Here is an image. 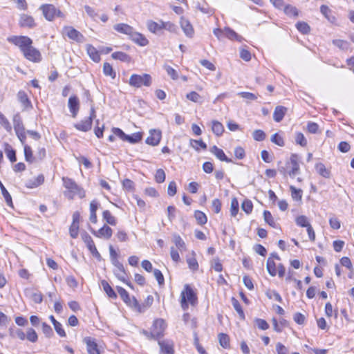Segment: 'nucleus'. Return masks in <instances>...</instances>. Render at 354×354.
<instances>
[{
	"instance_id": "nucleus-63",
	"label": "nucleus",
	"mask_w": 354,
	"mask_h": 354,
	"mask_svg": "<svg viewBox=\"0 0 354 354\" xmlns=\"http://www.w3.org/2000/svg\"><path fill=\"white\" fill-rule=\"evenodd\" d=\"M192 146L195 148L196 150H199L200 149H205L207 146L205 142H203L201 140H194L191 141Z\"/></svg>"
},
{
	"instance_id": "nucleus-62",
	"label": "nucleus",
	"mask_w": 354,
	"mask_h": 354,
	"mask_svg": "<svg viewBox=\"0 0 354 354\" xmlns=\"http://www.w3.org/2000/svg\"><path fill=\"white\" fill-rule=\"evenodd\" d=\"M156 181L158 183H163L165 180V173L162 169L156 171L155 175Z\"/></svg>"
},
{
	"instance_id": "nucleus-25",
	"label": "nucleus",
	"mask_w": 354,
	"mask_h": 354,
	"mask_svg": "<svg viewBox=\"0 0 354 354\" xmlns=\"http://www.w3.org/2000/svg\"><path fill=\"white\" fill-rule=\"evenodd\" d=\"M2 147L3 148L5 153L10 162H15L17 160L16 153L12 147L7 142H3L2 144Z\"/></svg>"
},
{
	"instance_id": "nucleus-7",
	"label": "nucleus",
	"mask_w": 354,
	"mask_h": 354,
	"mask_svg": "<svg viewBox=\"0 0 354 354\" xmlns=\"http://www.w3.org/2000/svg\"><path fill=\"white\" fill-rule=\"evenodd\" d=\"M82 239L83 241L85 243L87 248L91 252L92 255L99 261L101 260V255L98 252L91 236L88 233L84 232L83 234H82Z\"/></svg>"
},
{
	"instance_id": "nucleus-57",
	"label": "nucleus",
	"mask_w": 354,
	"mask_h": 354,
	"mask_svg": "<svg viewBox=\"0 0 354 354\" xmlns=\"http://www.w3.org/2000/svg\"><path fill=\"white\" fill-rule=\"evenodd\" d=\"M187 263L189 268L193 271H196L198 269V263L195 257H190L187 259Z\"/></svg>"
},
{
	"instance_id": "nucleus-59",
	"label": "nucleus",
	"mask_w": 354,
	"mask_h": 354,
	"mask_svg": "<svg viewBox=\"0 0 354 354\" xmlns=\"http://www.w3.org/2000/svg\"><path fill=\"white\" fill-rule=\"evenodd\" d=\"M241 208L246 214H250L252 211L253 205L250 201L245 200L243 202Z\"/></svg>"
},
{
	"instance_id": "nucleus-29",
	"label": "nucleus",
	"mask_w": 354,
	"mask_h": 354,
	"mask_svg": "<svg viewBox=\"0 0 354 354\" xmlns=\"http://www.w3.org/2000/svg\"><path fill=\"white\" fill-rule=\"evenodd\" d=\"M102 286L104 291L106 293L107 296L111 299H116L117 295L113 289L111 287L109 283L106 280L101 281Z\"/></svg>"
},
{
	"instance_id": "nucleus-19",
	"label": "nucleus",
	"mask_w": 354,
	"mask_h": 354,
	"mask_svg": "<svg viewBox=\"0 0 354 354\" xmlns=\"http://www.w3.org/2000/svg\"><path fill=\"white\" fill-rule=\"evenodd\" d=\"M130 38L132 39V41L141 46H145L149 43L148 40L144 35L134 30L131 35Z\"/></svg>"
},
{
	"instance_id": "nucleus-15",
	"label": "nucleus",
	"mask_w": 354,
	"mask_h": 354,
	"mask_svg": "<svg viewBox=\"0 0 354 354\" xmlns=\"http://www.w3.org/2000/svg\"><path fill=\"white\" fill-rule=\"evenodd\" d=\"M19 24L21 27H27L30 28L35 26L33 17L26 14H22L20 15Z\"/></svg>"
},
{
	"instance_id": "nucleus-40",
	"label": "nucleus",
	"mask_w": 354,
	"mask_h": 354,
	"mask_svg": "<svg viewBox=\"0 0 354 354\" xmlns=\"http://www.w3.org/2000/svg\"><path fill=\"white\" fill-rule=\"evenodd\" d=\"M283 11L286 15L290 17H297L298 15V10L297 8L290 4L284 6Z\"/></svg>"
},
{
	"instance_id": "nucleus-17",
	"label": "nucleus",
	"mask_w": 354,
	"mask_h": 354,
	"mask_svg": "<svg viewBox=\"0 0 354 354\" xmlns=\"http://www.w3.org/2000/svg\"><path fill=\"white\" fill-rule=\"evenodd\" d=\"M68 104L73 116L75 117L80 108L78 97L77 96H71L68 99Z\"/></svg>"
},
{
	"instance_id": "nucleus-30",
	"label": "nucleus",
	"mask_w": 354,
	"mask_h": 354,
	"mask_svg": "<svg viewBox=\"0 0 354 354\" xmlns=\"http://www.w3.org/2000/svg\"><path fill=\"white\" fill-rule=\"evenodd\" d=\"M321 13L331 23H334L336 20L335 17L332 15V10L325 5L320 7Z\"/></svg>"
},
{
	"instance_id": "nucleus-11",
	"label": "nucleus",
	"mask_w": 354,
	"mask_h": 354,
	"mask_svg": "<svg viewBox=\"0 0 354 354\" xmlns=\"http://www.w3.org/2000/svg\"><path fill=\"white\" fill-rule=\"evenodd\" d=\"M117 290L121 299L128 306L134 308L135 305H138V300L134 297L130 298L129 293L124 288L117 286Z\"/></svg>"
},
{
	"instance_id": "nucleus-5",
	"label": "nucleus",
	"mask_w": 354,
	"mask_h": 354,
	"mask_svg": "<svg viewBox=\"0 0 354 354\" xmlns=\"http://www.w3.org/2000/svg\"><path fill=\"white\" fill-rule=\"evenodd\" d=\"M8 41L19 47L21 52L30 47L32 44V39L27 36H12L8 38Z\"/></svg>"
},
{
	"instance_id": "nucleus-1",
	"label": "nucleus",
	"mask_w": 354,
	"mask_h": 354,
	"mask_svg": "<svg viewBox=\"0 0 354 354\" xmlns=\"http://www.w3.org/2000/svg\"><path fill=\"white\" fill-rule=\"evenodd\" d=\"M63 185L66 190L64 195L69 200H73L75 196L83 198L85 196L84 190L80 187L73 179L63 177Z\"/></svg>"
},
{
	"instance_id": "nucleus-47",
	"label": "nucleus",
	"mask_w": 354,
	"mask_h": 354,
	"mask_svg": "<svg viewBox=\"0 0 354 354\" xmlns=\"http://www.w3.org/2000/svg\"><path fill=\"white\" fill-rule=\"evenodd\" d=\"M103 72L106 76H110L112 78H115V73L112 66L107 62L104 63L103 65Z\"/></svg>"
},
{
	"instance_id": "nucleus-28",
	"label": "nucleus",
	"mask_w": 354,
	"mask_h": 354,
	"mask_svg": "<svg viewBox=\"0 0 354 354\" xmlns=\"http://www.w3.org/2000/svg\"><path fill=\"white\" fill-rule=\"evenodd\" d=\"M315 169L317 172L322 176L324 178H329L330 176V171L328 169H327L325 165L322 163L319 162L316 164L315 165Z\"/></svg>"
},
{
	"instance_id": "nucleus-9",
	"label": "nucleus",
	"mask_w": 354,
	"mask_h": 354,
	"mask_svg": "<svg viewBox=\"0 0 354 354\" xmlns=\"http://www.w3.org/2000/svg\"><path fill=\"white\" fill-rule=\"evenodd\" d=\"M95 117V111L93 105L91 107L90 115L81 122L76 124V128L79 131H88L90 130L92 124L93 118Z\"/></svg>"
},
{
	"instance_id": "nucleus-33",
	"label": "nucleus",
	"mask_w": 354,
	"mask_h": 354,
	"mask_svg": "<svg viewBox=\"0 0 354 354\" xmlns=\"http://www.w3.org/2000/svg\"><path fill=\"white\" fill-rule=\"evenodd\" d=\"M86 50L89 57L95 62L100 60V56L97 50L93 46L88 44L86 46Z\"/></svg>"
},
{
	"instance_id": "nucleus-36",
	"label": "nucleus",
	"mask_w": 354,
	"mask_h": 354,
	"mask_svg": "<svg viewBox=\"0 0 354 354\" xmlns=\"http://www.w3.org/2000/svg\"><path fill=\"white\" fill-rule=\"evenodd\" d=\"M0 189L1 191V194L6 202L7 205L8 206H12V197L1 180H0Z\"/></svg>"
},
{
	"instance_id": "nucleus-55",
	"label": "nucleus",
	"mask_w": 354,
	"mask_h": 354,
	"mask_svg": "<svg viewBox=\"0 0 354 354\" xmlns=\"http://www.w3.org/2000/svg\"><path fill=\"white\" fill-rule=\"evenodd\" d=\"M163 29H165L171 32H176L178 30V27L176 24L171 21H163Z\"/></svg>"
},
{
	"instance_id": "nucleus-27",
	"label": "nucleus",
	"mask_w": 354,
	"mask_h": 354,
	"mask_svg": "<svg viewBox=\"0 0 354 354\" xmlns=\"http://www.w3.org/2000/svg\"><path fill=\"white\" fill-rule=\"evenodd\" d=\"M172 241L175 244L176 247L180 251L186 250V245L185 241L182 239L180 236L178 234H174L172 235Z\"/></svg>"
},
{
	"instance_id": "nucleus-43",
	"label": "nucleus",
	"mask_w": 354,
	"mask_h": 354,
	"mask_svg": "<svg viewBox=\"0 0 354 354\" xmlns=\"http://www.w3.org/2000/svg\"><path fill=\"white\" fill-rule=\"evenodd\" d=\"M218 339L222 347L227 348L230 346V338L227 335L220 333L218 335Z\"/></svg>"
},
{
	"instance_id": "nucleus-4",
	"label": "nucleus",
	"mask_w": 354,
	"mask_h": 354,
	"mask_svg": "<svg viewBox=\"0 0 354 354\" xmlns=\"http://www.w3.org/2000/svg\"><path fill=\"white\" fill-rule=\"evenodd\" d=\"M151 84V77L148 74H133L129 79V84L140 88L142 86H149Z\"/></svg>"
},
{
	"instance_id": "nucleus-22",
	"label": "nucleus",
	"mask_w": 354,
	"mask_h": 354,
	"mask_svg": "<svg viewBox=\"0 0 354 354\" xmlns=\"http://www.w3.org/2000/svg\"><path fill=\"white\" fill-rule=\"evenodd\" d=\"M163 21H160L158 23L149 20L147 22V26L148 30L153 33H158L159 31L163 29Z\"/></svg>"
},
{
	"instance_id": "nucleus-6",
	"label": "nucleus",
	"mask_w": 354,
	"mask_h": 354,
	"mask_svg": "<svg viewBox=\"0 0 354 354\" xmlns=\"http://www.w3.org/2000/svg\"><path fill=\"white\" fill-rule=\"evenodd\" d=\"M40 9L42 10L44 16L48 21H52L55 16L64 17L62 12L57 10L56 8L51 4L43 5Z\"/></svg>"
},
{
	"instance_id": "nucleus-44",
	"label": "nucleus",
	"mask_w": 354,
	"mask_h": 354,
	"mask_svg": "<svg viewBox=\"0 0 354 354\" xmlns=\"http://www.w3.org/2000/svg\"><path fill=\"white\" fill-rule=\"evenodd\" d=\"M297 30L303 34H307L310 32V26L308 24L304 21H299L296 24Z\"/></svg>"
},
{
	"instance_id": "nucleus-2",
	"label": "nucleus",
	"mask_w": 354,
	"mask_h": 354,
	"mask_svg": "<svg viewBox=\"0 0 354 354\" xmlns=\"http://www.w3.org/2000/svg\"><path fill=\"white\" fill-rule=\"evenodd\" d=\"M197 296L194 290L187 284L180 293V306L184 310L188 308V304L195 306L197 304Z\"/></svg>"
},
{
	"instance_id": "nucleus-12",
	"label": "nucleus",
	"mask_w": 354,
	"mask_h": 354,
	"mask_svg": "<svg viewBox=\"0 0 354 354\" xmlns=\"http://www.w3.org/2000/svg\"><path fill=\"white\" fill-rule=\"evenodd\" d=\"M83 342L86 345L88 354H100L96 339L91 337H85Z\"/></svg>"
},
{
	"instance_id": "nucleus-61",
	"label": "nucleus",
	"mask_w": 354,
	"mask_h": 354,
	"mask_svg": "<svg viewBox=\"0 0 354 354\" xmlns=\"http://www.w3.org/2000/svg\"><path fill=\"white\" fill-rule=\"evenodd\" d=\"M212 130L213 133H223L224 131V128L221 122L218 121H213Z\"/></svg>"
},
{
	"instance_id": "nucleus-48",
	"label": "nucleus",
	"mask_w": 354,
	"mask_h": 354,
	"mask_svg": "<svg viewBox=\"0 0 354 354\" xmlns=\"http://www.w3.org/2000/svg\"><path fill=\"white\" fill-rule=\"evenodd\" d=\"M333 44L342 50H347L349 47V43L342 39H333Z\"/></svg>"
},
{
	"instance_id": "nucleus-3",
	"label": "nucleus",
	"mask_w": 354,
	"mask_h": 354,
	"mask_svg": "<svg viewBox=\"0 0 354 354\" xmlns=\"http://www.w3.org/2000/svg\"><path fill=\"white\" fill-rule=\"evenodd\" d=\"M166 328V324L164 319H157L153 322L151 331H143V334L149 339H157L163 335Z\"/></svg>"
},
{
	"instance_id": "nucleus-46",
	"label": "nucleus",
	"mask_w": 354,
	"mask_h": 354,
	"mask_svg": "<svg viewBox=\"0 0 354 354\" xmlns=\"http://www.w3.org/2000/svg\"><path fill=\"white\" fill-rule=\"evenodd\" d=\"M263 218L265 221L272 227H276V223L274 221V218L272 217L271 213L268 211L265 210L263 212Z\"/></svg>"
},
{
	"instance_id": "nucleus-58",
	"label": "nucleus",
	"mask_w": 354,
	"mask_h": 354,
	"mask_svg": "<svg viewBox=\"0 0 354 354\" xmlns=\"http://www.w3.org/2000/svg\"><path fill=\"white\" fill-rule=\"evenodd\" d=\"M42 326V332L46 335V337H51L53 335V331L52 328L47 324L46 323L44 322L41 324Z\"/></svg>"
},
{
	"instance_id": "nucleus-24",
	"label": "nucleus",
	"mask_w": 354,
	"mask_h": 354,
	"mask_svg": "<svg viewBox=\"0 0 354 354\" xmlns=\"http://www.w3.org/2000/svg\"><path fill=\"white\" fill-rule=\"evenodd\" d=\"M211 151L220 160L227 162H232V160L225 156L224 151L221 149L218 148L216 146H213L211 149Z\"/></svg>"
},
{
	"instance_id": "nucleus-50",
	"label": "nucleus",
	"mask_w": 354,
	"mask_h": 354,
	"mask_svg": "<svg viewBox=\"0 0 354 354\" xmlns=\"http://www.w3.org/2000/svg\"><path fill=\"white\" fill-rule=\"evenodd\" d=\"M239 212V202L236 198H233L231 201L230 214L232 216H236Z\"/></svg>"
},
{
	"instance_id": "nucleus-31",
	"label": "nucleus",
	"mask_w": 354,
	"mask_h": 354,
	"mask_svg": "<svg viewBox=\"0 0 354 354\" xmlns=\"http://www.w3.org/2000/svg\"><path fill=\"white\" fill-rule=\"evenodd\" d=\"M266 268L268 273L272 276L274 277L277 275V271L275 262L272 257H269L267 260Z\"/></svg>"
},
{
	"instance_id": "nucleus-13",
	"label": "nucleus",
	"mask_w": 354,
	"mask_h": 354,
	"mask_svg": "<svg viewBox=\"0 0 354 354\" xmlns=\"http://www.w3.org/2000/svg\"><path fill=\"white\" fill-rule=\"evenodd\" d=\"M180 24L183 31L184 32L185 35L187 37L189 38L194 37V30L192 25L191 24L188 19L182 17L180 18Z\"/></svg>"
},
{
	"instance_id": "nucleus-18",
	"label": "nucleus",
	"mask_w": 354,
	"mask_h": 354,
	"mask_svg": "<svg viewBox=\"0 0 354 354\" xmlns=\"http://www.w3.org/2000/svg\"><path fill=\"white\" fill-rule=\"evenodd\" d=\"M112 230L110 227L104 225L97 232L92 230V233L97 237H104L107 239H110L112 236Z\"/></svg>"
},
{
	"instance_id": "nucleus-51",
	"label": "nucleus",
	"mask_w": 354,
	"mask_h": 354,
	"mask_svg": "<svg viewBox=\"0 0 354 354\" xmlns=\"http://www.w3.org/2000/svg\"><path fill=\"white\" fill-rule=\"evenodd\" d=\"M26 337L31 342H36L38 339L36 331L32 328L28 329Z\"/></svg>"
},
{
	"instance_id": "nucleus-10",
	"label": "nucleus",
	"mask_w": 354,
	"mask_h": 354,
	"mask_svg": "<svg viewBox=\"0 0 354 354\" xmlns=\"http://www.w3.org/2000/svg\"><path fill=\"white\" fill-rule=\"evenodd\" d=\"M22 53L24 57L31 62H39L41 59L40 52L35 48L32 47V45L28 48L24 50V52Z\"/></svg>"
},
{
	"instance_id": "nucleus-60",
	"label": "nucleus",
	"mask_w": 354,
	"mask_h": 354,
	"mask_svg": "<svg viewBox=\"0 0 354 354\" xmlns=\"http://www.w3.org/2000/svg\"><path fill=\"white\" fill-rule=\"evenodd\" d=\"M164 68L166 71L168 75H169L173 80L178 79V75L174 68L168 65H165Z\"/></svg>"
},
{
	"instance_id": "nucleus-53",
	"label": "nucleus",
	"mask_w": 354,
	"mask_h": 354,
	"mask_svg": "<svg viewBox=\"0 0 354 354\" xmlns=\"http://www.w3.org/2000/svg\"><path fill=\"white\" fill-rule=\"evenodd\" d=\"M24 155H25V159L26 161H28L29 162H33L34 158L32 156V149H31L30 147H29L27 145H24Z\"/></svg>"
},
{
	"instance_id": "nucleus-26",
	"label": "nucleus",
	"mask_w": 354,
	"mask_h": 354,
	"mask_svg": "<svg viewBox=\"0 0 354 354\" xmlns=\"http://www.w3.org/2000/svg\"><path fill=\"white\" fill-rule=\"evenodd\" d=\"M287 109L282 106H277L273 113V119L274 121L279 122L283 118Z\"/></svg>"
},
{
	"instance_id": "nucleus-56",
	"label": "nucleus",
	"mask_w": 354,
	"mask_h": 354,
	"mask_svg": "<svg viewBox=\"0 0 354 354\" xmlns=\"http://www.w3.org/2000/svg\"><path fill=\"white\" fill-rule=\"evenodd\" d=\"M186 97L188 100L194 102H201V95L195 91H192L187 93Z\"/></svg>"
},
{
	"instance_id": "nucleus-34",
	"label": "nucleus",
	"mask_w": 354,
	"mask_h": 354,
	"mask_svg": "<svg viewBox=\"0 0 354 354\" xmlns=\"http://www.w3.org/2000/svg\"><path fill=\"white\" fill-rule=\"evenodd\" d=\"M13 124L15 133H24V127L19 115H16L14 116Z\"/></svg>"
},
{
	"instance_id": "nucleus-21",
	"label": "nucleus",
	"mask_w": 354,
	"mask_h": 354,
	"mask_svg": "<svg viewBox=\"0 0 354 354\" xmlns=\"http://www.w3.org/2000/svg\"><path fill=\"white\" fill-rule=\"evenodd\" d=\"M113 28L118 32L127 35L129 37L131 36L133 31V28L131 26L123 23L115 24L113 26Z\"/></svg>"
},
{
	"instance_id": "nucleus-23",
	"label": "nucleus",
	"mask_w": 354,
	"mask_h": 354,
	"mask_svg": "<svg viewBox=\"0 0 354 354\" xmlns=\"http://www.w3.org/2000/svg\"><path fill=\"white\" fill-rule=\"evenodd\" d=\"M153 298L152 296L149 295L142 304L138 302V305H135L134 308L139 313H144L153 304Z\"/></svg>"
},
{
	"instance_id": "nucleus-14",
	"label": "nucleus",
	"mask_w": 354,
	"mask_h": 354,
	"mask_svg": "<svg viewBox=\"0 0 354 354\" xmlns=\"http://www.w3.org/2000/svg\"><path fill=\"white\" fill-rule=\"evenodd\" d=\"M290 164L291 165V170L289 171V175L294 177L299 172V157L297 154L291 155Z\"/></svg>"
},
{
	"instance_id": "nucleus-39",
	"label": "nucleus",
	"mask_w": 354,
	"mask_h": 354,
	"mask_svg": "<svg viewBox=\"0 0 354 354\" xmlns=\"http://www.w3.org/2000/svg\"><path fill=\"white\" fill-rule=\"evenodd\" d=\"M102 216L104 220L106 221L107 223L111 225H116V218L115 216L112 215V214L109 210H105L102 213Z\"/></svg>"
},
{
	"instance_id": "nucleus-52",
	"label": "nucleus",
	"mask_w": 354,
	"mask_h": 354,
	"mask_svg": "<svg viewBox=\"0 0 354 354\" xmlns=\"http://www.w3.org/2000/svg\"><path fill=\"white\" fill-rule=\"evenodd\" d=\"M270 140L279 147L284 145V139L281 134H272Z\"/></svg>"
},
{
	"instance_id": "nucleus-41",
	"label": "nucleus",
	"mask_w": 354,
	"mask_h": 354,
	"mask_svg": "<svg viewBox=\"0 0 354 354\" xmlns=\"http://www.w3.org/2000/svg\"><path fill=\"white\" fill-rule=\"evenodd\" d=\"M290 189L291 192L292 198L295 201H301L302 198V190L300 189H297L295 187L290 185Z\"/></svg>"
},
{
	"instance_id": "nucleus-54",
	"label": "nucleus",
	"mask_w": 354,
	"mask_h": 354,
	"mask_svg": "<svg viewBox=\"0 0 354 354\" xmlns=\"http://www.w3.org/2000/svg\"><path fill=\"white\" fill-rule=\"evenodd\" d=\"M232 306L234 308V309L236 310V312L239 315V316L241 318H244V313H243V310H242L241 306L239 304V301L233 297L232 299Z\"/></svg>"
},
{
	"instance_id": "nucleus-8",
	"label": "nucleus",
	"mask_w": 354,
	"mask_h": 354,
	"mask_svg": "<svg viewBox=\"0 0 354 354\" xmlns=\"http://www.w3.org/2000/svg\"><path fill=\"white\" fill-rule=\"evenodd\" d=\"M63 34L69 39L77 42H83L84 37L82 34L71 26H65L63 28Z\"/></svg>"
},
{
	"instance_id": "nucleus-32",
	"label": "nucleus",
	"mask_w": 354,
	"mask_h": 354,
	"mask_svg": "<svg viewBox=\"0 0 354 354\" xmlns=\"http://www.w3.org/2000/svg\"><path fill=\"white\" fill-rule=\"evenodd\" d=\"M115 276L121 281L126 282L127 273L122 266L115 268L113 270Z\"/></svg>"
},
{
	"instance_id": "nucleus-38",
	"label": "nucleus",
	"mask_w": 354,
	"mask_h": 354,
	"mask_svg": "<svg viewBox=\"0 0 354 354\" xmlns=\"http://www.w3.org/2000/svg\"><path fill=\"white\" fill-rule=\"evenodd\" d=\"M161 139V134H151L146 139V143L152 146L157 145Z\"/></svg>"
},
{
	"instance_id": "nucleus-35",
	"label": "nucleus",
	"mask_w": 354,
	"mask_h": 354,
	"mask_svg": "<svg viewBox=\"0 0 354 354\" xmlns=\"http://www.w3.org/2000/svg\"><path fill=\"white\" fill-rule=\"evenodd\" d=\"M111 57L114 59H118L124 62H129L131 57L125 53L118 51L112 53Z\"/></svg>"
},
{
	"instance_id": "nucleus-64",
	"label": "nucleus",
	"mask_w": 354,
	"mask_h": 354,
	"mask_svg": "<svg viewBox=\"0 0 354 354\" xmlns=\"http://www.w3.org/2000/svg\"><path fill=\"white\" fill-rule=\"evenodd\" d=\"M0 124L4 127L6 131H10L12 129L11 125L10 122L7 120V118L1 113L0 115Z\"/></svg>"
},
{
	"instance_id": "nucleus-42",
	"label": "nucleus",
	"mask_w": 354,
	"mask_h": 354,
	"mask_svg": "<svg viewBox=\"0 0 354 354\" xmlns=\"http://www.w3.org/2000/svg\"><path fill=\"white\" fill-rule=\"evenodd\" d=\"M223 34H224V37H226L228 39H232V40H233V39L239 40V37H240L236 34V32H235L232 29H231L230 28H225Z\"/></svg>"
},
{
	"instance_id": "nucleus-20",
	"label": "nucleus",
	"mask_w": 354,
	"mask_h": 354,
	"mask_svg": "<svg viewBox=\"0 0 354 354\" xmlns=\"http://www.w3.org/2000/svg\"><path fill=\"white\" fill-rule=\"evenodd\" d=\"M161 353L163 354H174L173 344L169 340L159 341Z\"/></svg>"
},
{
	"instance_id": "nucleus-16",
	"label": "nucleus",
	"mask_w": 354,
	"mask_h": 354,
	"mask_svg": "<svg viewBox=\"0 0 354 354\" xmlns=\"http://www.w3.org/2000/svg\"><path fill=\"white\" fill-rule=\"evenodd\" d=\"M142 134H115L119 136V139L122 141H127L131 144L140 142L142 140Z\"/></svg>"
},
{
	"instance_id": "nucleus-37",
	"label": "nucleus",
	"mask_w": 354,
	"mask_h": 354,
	"mask_svg": "<svg viewBox=\"0 0 354 354\" xmlns=\"http://www.w3.org/2000/svg\"><path fill=\"white\" fill-rule=\"evenodd\" d=\"M194 217L197 221L198 224L201 225L205 224L207 221L206 215L203 212L199 210L195 211Z\"/></svg>"
},
{
	"instance_id": "nucleus-49",
	"label": "nucleus",
	"mask_w": 354,
	"mask_h": 354,
	"mask_svg": "<svg viewBox=\"0 0 354 354\" xmlns=\"http://www.w3.org/2000/svg\"><path fill=\"white\" fill-rule=\"evenodd\" d=\"M238 95L245 99L247 102L254 101L257 99V95L254 93L250 92H240Z\"/></svg>"
},
{
	"instance_id": "nucleus-45",
	"label": "nucleus",
	"mask_w": 354,
	"mask_h": 354,
	"mask_svg": "<svg viewBox=\"0 0 354 354\" xmlns=\"http://www.w3.org/2000/svg\"><path fill=\"white\" fill-rule=\"evenodd\" d=\"M295 222L297 225L302 227H308V226L310 225V224L308 222V218L304 215L297 216L296 218Z\"/></svg>"
}]
</instances>
